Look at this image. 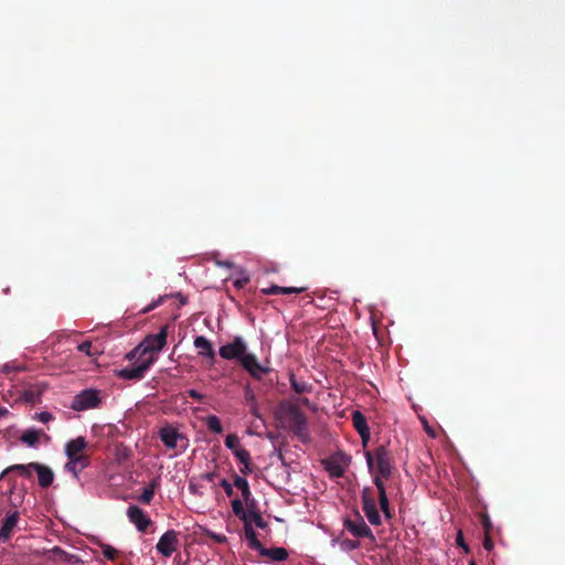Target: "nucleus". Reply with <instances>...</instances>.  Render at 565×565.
<instances>
[{
	"mask_svg": "<svg viewBox=\"0 0 565 565\" xmlns=\"http://www.w3.org/2000/svg\"><path fill=\"white\" fill-rule=\"evenodd\" d=\"M4 413H6V411L0 408V416H1L2 414H4Z\"/></svg>",
	"mask_w": 565,
	"mask_h": 565,
	"instance_id": "obj_52",
	"label": "nucleus"
},
{
	"mask_svg": "<svg viewBox=\"0 0 565 565\" xmlns=\"http://www.w3.org/2000/svg\"><path fill=\"white\" fill-rule=\"evenodd\" d=\"M154 492H152L151 489H148L147 487L143 489V492L141 493L139 501L143 504H149L153 499Z\"/></svg>",
	"mask_w": 565,
	"mask_h": 565,
	"instance_id": "obj_36",
	"label": "nucleus"
},
{
	"mask_svg": "<svg viewBox=\"0 0 565 565\" xmlns=\"http://www.w3.org/2000/svg\"><path fill=\"white\" fill-rule=\"evenodd\" d=\"M179 545V532L175 530H168L159 539L158 543L156 544V550L162 556L170 557L172 553L178 550Z\"/></svg>",
	"mask_w": 565,
	"mask_h": 565,
	"instance_id": "obj_8",
	"label": "nucleus"
},
{
	"mask_svg": "<svg viewBox=\"0 0 565 565\" xmlns=\"http://www.w3.org/2000/svg\"><path fill=\"white\" fill-rule=\"evenodd\" d=\"M260 555L271 558L273 561H285L288 558V552L284 547L262 548Z\"/></svg>",
	"mask_w": 565,
	"mask_h": 565,
	"instance_id": "obj_23",
	"label": "nucleus"
},
{
	"mask_svg": "<svg viewBox=\"0 0 565 565\" xmlns=\"http://www.w3.org/2000/svg\"><path fill=\"white\" fill-rule=\"evenodd\" d=\"M480 522L483 527L484 534H491L492 531V522L490 520V516L487 513H482L480 515Z\"/></svg>",
	"mask_w": 565,
	"mask_h": 565,
	"instance_id": "obj_35",
	"label": "nucleus"
},
{
	"mask_svg": "<svg viewBox=\"0 0 565 565\" xmlns=\"http://www.w3.org/2000/svg\"><path fill=\"white\" fill-rule=\"evenodd\" d=\"M195 349H198L200 355H205L211 359H214V351L212 348V343L203 335H199L194 339L193 342Z\"/></svg>",
	"mask_w": 565,
	"mask_h": 565,
	"instance_id": "obj_21",
	"label": "nucleus"
},
{
	"mask_svg": "<svg viewBox=\"0 0 565 565\" xmlns=\"http://www.w3.org/2000/svg\"><path fill=\"white\" fill-rule=\"evenodd\" d=\"M469 565H477L475 561H470Z\"/></svg>",
	"mask_w": 565,
	"mask_h": 565,
	"instance_id": "obj_51",
	"label": "nucleus"
},
{
	"mask_svg": "<svg viewBox=\"0 0 565 565\" xmlns=\"http://www.w3.org/2000/svg\"><path fill=\"white\" fill-rule=\"evenodd\" d=\"M225 446L231 449L233 452L235 449H238L239 446V438L235 434H228L225 438Z\"/></svg>",
	"mask_w": 565,
	"mask_h": 565,
	"instance_id": "obj_33",
	"label": "nucleus"
},
{
	"mask_svg": "<svg viewBox=\"0 0 565 565\" xmlns=\"http://www.w3.org/2000/svg\"><path fill=\"white\" fill-rule=\"evenodd\" d=\"M19 518L20 513L18 510L9 512L6 515L0 529V543H6L11 537L12 531L17 526Z\"/></svg>",
	"mask_w": 565,
	"mask_h": 565,
	"instance_id": "obj_14",
	"label": "nucleus"
},
{
	"mask_svg": "<svg viewBox=\"0 0 565 565\" xmlns=\"http://www.w3.org/2000/svg\"><path fill=\"white\" fill-rule=\"evenodd\" d=\"M164 298L166 297H160L158 300H156L152 303H150L149 306H147L142 311L146 313V312L153 310L154 308H157L159 305H161L163 302Z\"/></svg>",
	"mask_w": 565,
	"mask_h": 565,
	"instance_id": "obj_42",
	"label": "nucleus"
},
{
	"mask_svg": "<svg viewBox=\"0 0 565 565\" xmlns=\"http://www.w3.org/2000/svg\"><path fill=\"white\" fill-rule=\"evenodd\" d=\"M352 423L355 430L359 433L363 445H365L371 436L365 416L360 411H354L352 414Z\"/></svg>",
	"mask_w": 565,
	"mask_h": 565,
	"instance_id": "obj_16",
	"label": "nucleus"
},
{
	"mask_svg": "<svg viewBox=\"0 0 565 565\" xmlns=\"http://www.w3.org/2000/svg\"><path fill=\"white\" fill-rule=\"evenodd\" d=\"M168 326L161 327L160 331L156 334H148L142 342L130 351L126 359L129 361L138 359H146L153 356L154 353L160 352L167 343Z\"/></svg>",
	"mask_w": 565,
	"mask_h": 565,
	"instance_id": "obj_3",
	"label": "nucleus"
},
{
	"mask_svg": "<svg viewBox=\"0 0 565 565\" xmlns=\"http://www.w3.org/2000/svg\"><path fill=\"white\" fill-rule=\"evenodd\" d=\"M77 350L87 356H95L99 353L97 349L93 348V344L90 341H84L78 344Z\"/></svg>",
	"mask_w": 565,
	"mask_h": 565,
	"instance_id": "obj_32",
	"label": "nucleus"
},
{
	"mask_svg": "<svg viewBox=\"0 0 565 565\" xmlns=\"http://www.w3.org/2000/svg\"><path fill=\"white\" fill-rule=\"evenodd\" d=\"M239 363L242 367L249 373V375L254 379H262L263 375L267 374L269 372L268 367L263 366L255 354L253 353H245L239 359Z\"/></svg>",
	"mask_w": 565,
	"mask_h": 565,
	"instance_id": "obj_9",
	"label": "nucleus"
},
{
	"mask_svg": "<svg viewBox=\"0 0 565 565\" xmlns=\"http://www.w3.org/2000/svg\"><path fill=\"white\" fill-rule=\"evenodd\" d=\"M249 281V277L248 276H243L241 278H237L235 281H234V286L237 288V289H242L244 288Z\"/></svg>",
	"mask_w": 565,
	"mask_h": 565,
	"instance_id": "obj_40",
	"label": "nucleus"
},
{
	"mask_svg": "<svg viewBox=\"0 0 565 565\" xmlns=\"http://www.w3.org/2000/svg\"><path fill=\"white\" fill-rule=\"evenodd\" d=\"M102 403L99 391L86 388L76 394L71 403V408L76 412L98 408Z\"/></svg>",
	"mask_w": 565,
	"mask_h": 565,
	"instance_id": "obj_4",
	"label": "nucleus"
},
{
	"mask_svg": "<svg viewBox=\"0 0 565 565\" xmlns=\"http://www.w3.org/2000/svg\"><path fill=\"white\" fill-rule=\"evenodd\" d=\"M247 522L252 524V522L258 527V529H266L268 526V523L263 519L262 514L256 510H248L247 513Z\"/></svg>",
	"mask_w": 565,
	"mask_h": 565,
	"instance_id": "obj_27",
	"label": "nucleus"
},
{
	"mask_svg": "<svg viewBox=\"0 0 565 565\" xmlns=\"http://www.w3.org/2000/svg\"><path fill=\"white\" fill-rule=\"evenodd\" d=\"M234 486L241 490L242 492V497H243V501L249 505V501H250V497H252V492H250V489H249V484H248V481L247 479H245L244 477H241L238 475H234Z\"/></svg>",
	"mask_w": 565,
	"mask_h": 565,
	"instance_id": "obj_22",
	"label": "nucleus"
},
{
	"mask_svg": "<svg viewBox=\"0 0 565 565\" xmlns=\"http://www.w3.org/2000/svg\"><path fill=\"white\" fill-rule=\"evenodd\" d=\"M427 433H428L430 436L435 437V434L431 431V428H428V429H427Z\"/></svg>",
	"mask_w": 565,
	"mask_h": 565,
	"instance_id": "obj_50",
	"label": "nucleus"
},
{
	"mask_svg": "<svg viewBox=\"0 0 565 565\" xmlns=\"http://www.w3.org/2000/svg\"><path fill=\"white\" fill-rule=\"evenodd\" d=\"M158 436L167 449H175L179 441H184V445L181 446V451H184L188 447V438L171 425L161 427Z\"/></svg>",
	"mask_w": 565,
	"mask_h": 565,
	"instance_id": "obj_5",
	"label": "nucleus"
},
{
	"mask_svg": "<svg viewBox=\"0 0 565 565\" xmlns=\"http://www.w3.org/2000/svg\"><path fill=\"white\" fill-rule=\"evenodd\" d=\"M231 505H232V510H233L234 515L237 516L243 522H246L247 521L248 510L244 509L243 501L239 500V499H234L231 502Z\"/></svg>",
	"mask_w": 565,
	"mask_h": 565,
	"instance_id": "obj_28",
	"label": "nucleus"
},
{
	"mask_svg": "<svg viewBox=\"0 0 565 565\" xmlns=\"http://www.w3.org/2000/svg\"><path fill=\"white\" fill-rule=\"evenodd\" d=\"M247 350L246 343L241 337H235L231 343L220 348V355L225 360H238Z\"/></svg>",
	"mask_w": 565,
	"mask_h": 565,
	"instance_id": "obj_10",
	"label": "nucleus"
},
{
	"mask_svg": "<svg viewBox=\"0 0 565 565\" xmlns=\"http://www.w3.org/2000/svg\"><path fill=\"white\" fill-rule=\"evenodd\" d=\"M206 427L215 433V434H222L223 433V426L221 424L220 418L216 415H210L205 419Z\"/></svg>",
	"mask_w": 565,
	"mask_h": 565,
	"instance_id": "obj_29",
	"label": "nucleus"
},
{
	"mask_svg": "<svg viewBox=\"0 0 565 565\" xmlns=\"http://www.w3.org/2000/svg\"><path fill=\"white\" fill-rule=\"evenodd\" d=\"M300 401H301V403H302L303 405H306V406H309V405H310V402H309V399H308L307 397L301 398Z\"/></svg>",
	"mask_w": 565,
	"mask_h": 565,
	"instance_id": "obj_49",
	"label": "nucleus"
},
{
	"mask_svg": "<svg viewBox=\"0 0 565 565\" xmlns=\"http://www.w3.org/2000/svg\"><path fill=\"white\" fill-rule=\"evenodd\" d=\"M127 516L129 521L136 525L139 532H146L148 526L151 524L150 518L138 505H130L127 509Z\"/></svg>",
	"mask_w": 565,
	"mask_h": 565,
	"instance_id": "obj_12",
	"label": "nucleus"
},
{
	"mask_svg": "<svg viewBox=\"0 0 565 565\" xmlns=\"http://www.w3.org/2000/svg\"><path fill=\"white\" fill-rule=\"evenodd\" d=\"M241 472L243 475H249L252 472L250 461H247L246 463H243V467L241 468Z\"/></svg>",
	"mask_w": 565,
	"mask_h": 565,
	"instance_id": "obj_47",
	"label": "nucleus"
},
{
	"mask_svg": "<svg viewBox=\"0 0 565 565\" xmlns=\"http://www.w3.org/2000/svg\"><path fill=\"white\" fill-rule=\"evenodd\" d=\"M250 401H254V395L252 394L249 397H248Z\"/></svg>",
	"mask_w": 565,
	"mask_h": 565,
	"instance_id": "obj_53",
	"label": "nucleus"
},
{
	"mask_svg": "<svg viewBox=\"0 0 565 565\" xmlns=\"http://www.w3.org/2000/svg\"><path fill=\"white\" fill-rule=\"evenodd\" d=\"M365 459L370 473L373 479L377 478L380 481L387 480L393 472V460L388 449L381 445L372 451L365 452Z\"/></svg>",
	"mask_w": 565,
	"mask_h": 565,
	"instance_id": "obj_2",
	"label": "nucleus"
},
{
	"mask_svg": "<svg viewBox=\"0 0 565 565\" xmlns=\"http://www.w3.org/2000/svg\"><path fill=\"white\" fill-rule=\"evenodd\" d=\"M244 531H245V539L248 542V546L252 550L258 551L260 553V550L264 548L260 541L257 539V534L255 530L253 529L252 524L249 522H244Z\"/></svg>",
	"mask_w": 565,
	"mask_h": 565,
	"instance_id": "obj_20",
	"label": "nucleus"
},
{
	"mask_svg": "<svg viewBox=\"0 0 565 565\" xmlns=\"http://www.w3.org/2000/svg\"><path fill=\"white\" fill-rule=\"evenodd\" d=\"M233 454L242 463H246L247 461H250L249 451L243 447L235 449V451Z\"/></svg>",
	"mask_w": 565,
	"mask_h": 565,
	"instance_id": "obj_34",
	"label": "nucleus"
},
{
	"mask_svg": "<svg viewBox=\"0 0 565 565\" xmlns=\"http://www.w3.org/2000/svg\"><path fill=\"white\" fill-rule=\"evenodd\" d=\"M326 469L332 477L340 478L344 475V467L334 458L328 459L326 461Z\"/></svg>",
	"mask_w": 565,
	"mask_h": 565,
	"instance_id": "obj_26",
	"label": "nucleus"
},
{
	"mask_svg": "<svg viewBox=\"0 0 565 565\" xmlns=\"http://www.w3.org/2000/svg\"><path fill=\"white\" fill-rule=\"evenodd\" d=\"M160 487V477H156L150 480L149 484L147 486L148 489H151L152 492L156 491L157 488Z\"/></svg>",
	"mask_w": 565,
	"mask_h": 565,
	"instance_id": "obj_44",
	"label": "nucleus"
},
{
	"mask_svg": "<svg viewBox=\"0 0 565 565\" xmlns=\"http://www.w3.org/2000/svg\"><path fill=\"white\" fill-rule=\"evenodd\" d=\"M34 419H38L39 422L41 423H49L51 422L54 417L51 413L49 412H41V413H35V415L33 416Z\"/></svg>",
	"mask_w": 565,
	"mask_h": 565,
	"instance_id": "obj_37",
	"label": "nucleus"
},
{
	"mask_svg": "<svg viewBox=\"0 0 565 565\" xmlns=\"http://www.w3.org/2000/svg\"><path fill=\"white\" fill-rule=\"evenodd\" d=\"M456 543L458 546H460L465 553H469V546L466 544L465 540H463V534H462V531L459 530L457 532V535H456Z\"/></svg>",
	"mask_w": 565,
	"mask_h": 565,
	"instance_id": "obj_38",
	"label": "nucleus"
},
{
	"mask_svg": "<svg viewBox=\"0 0 565 565\" xmlns=\"http://www.w3.org/2000/svg\"><path fill=\"white\" fill-rule=\"evenodd\" d=\"M31 467L38 475V482L40 487L49 488L53 483L54 472L50 467L39 462H31Z\"/></svg>",
	"mask_w": 565,
	"mask_h": 565,
	"instance_id": "obj_15",
	"label": "nucleus"
},
{
	"mask_svg": "<svg viewBox=\"0 0 565 565\" xmlns=\"http://www.w3.org/2000/svg\"><path fill=\"white\" fill-rule=\"evenodd\" d=\"M373 483L377 489L380 508L384 514V518L390 521L393 519V510L390 507L385 483L380 481L377 478L373 479Z\"/></svg>",
	"mask_w": 565,
	"mask_h": 565,
	"instance_id": "obj_13",
	"label": "nucleus"
},
{
	"mask_svg": "<svg viewBox=\"0 0 565 565\" xmlns=\"http://www.w3.org/2000/svg\"><path fill=\"white\" fill-rule=\"evenodd\" d=\"M343 545H345L347 548L349 550H355L360 546V542L359 541H352V540H345L343 542Z\"/></svg>",
	"mask_w": 565,
	"mask_h": 565,
	"instance_id": "obj_45",
	"label": "nucleus"
},
{
	"mask_svg": "<svg viewBox=\"0 0 565 565\" xmlns=\"http://www.w3.org/2000/svg\"><path fill=\"white\" fill-rule=\"evenodd\" d=\"M362 510L372 525L379 526L382 524V518L376 507V502L371 488L362 490Z\"/></svg>",
	"mask_w": 565,
	"mask_h": 565,
	"instance_id": "obj_6",
	"label": "nucleus"
},
{
	"mask_svg": "<svg viewBox=\"0 0 565 565\" xmlns=\"http://www.w3.org/2000/svg\"><path fill=\"white\" fill-rule=\"evenodd\" d=\"M43 435V431L42 430H38V429H34V428H31V429H26L22 436H21V441L30 447H35L36 444L39 443L40 440V437Z\"/></svg>",
	"mask_w": 565,
	"mask_h": 565,
	"instance_id": "obj_24",
	"label": "nucleus"
},
{
	"mask_svg": "<svg viewBox=\"0 0 565 565\" xmlns=\"http://www.w3.org/2000/svg\"><path fill=\"white\" fill-rule=\"evenodd\" d=\"M138 364L132 367H126L118 372V376L124 380L138 381L143 379L146 372L154 363V356H148L146 359H138Z\"/></svg>",
	"mask_w": 565,
	"mask_h": 565,
	"instance_id": "obj_7",
	"label": "nucleus"
},
{
	"mask_svg": "<svg viewBox=\"0 0 565 565\" xmlns=\"http://www.w3.org/2000/svg\"><path fill=\"white\" fill-rule=\"evenodd\" d=\"M276 417L286 423L287 427L301 443H309L308 419L298 405L287 401L280 402L276 411Z\"/></svg>",
	"mask_w": 565,
	"mask_h": 565,
	"instance_id": "obj_1",
	"label": "nucleus"
},
{
	"mask_svg": "<svg viewBox=\"0 0 565 565\" xmlns=\"http://www.w3.org/2000/svg\"><path fill=\"white\" fill-rule=\"evenodd\" d=\"M306 290H307L306 287H280L277 285H271L268 288H263L260 290V292L263 295H279V294L290 295V294H301Z\"/></svg>",
	"mask_w": 565,
	"mask_h": 565,
	"instance_id": "obj_19",
	"label": "nucleus"
},
{
	"mask_svg": "<svg viewBox=\"0 0 565 565\" xmlns=\"http://www.w3.org/2000/svg\"><path fill=\"white\" fill-rule=\"evenodd\" d=\"M87 447L86 439L82 436L70 440L65 445V454L67 457H88L87 455L82 454Z\"/></svg>",
	"mask_w": 565,
	"mask_h": 565,
	"instance_id": "obj_17",
	"label": "nucleus"
},
{
	"mask_svg": "<svg viewBox=\"0 0 565 565\" xmlns=\"http://www.w3.org/2000/svg\"><path fill=\"white\" fill-rule=\"evenodd\" d=\"M210 537L217 543H225L227 541L226 536L223 534L211 533Z\"/></svg>",
	"mask_w": 565,
	"mask_h": 565,
	"instance_id": "obj_46",
	"label": "nucleus"
},
{
	"mask_svg": "<svg viewBox=\"0 0 565 565\" xmlns=\"http://www.w3.org/2000/svg\"><path fill=\"white\" fill-rule=\"evenodd\" d=\"M32 467H31V462L28 463V465H13V466H10L9 468L6 469L4 473H9L10 471H18L21 476H24L26 478H31L32 476V472H31Z\"/></svg>",
	"mask_w": 565,
	"mask_h": 565,
	"instance_id": "obj_30",
	"label": "nucleus"
},
{
	"mask_svg": "<svg viewBox=\"0 0 565 565\" xmlns=\"http://www.w3.org/2000/svg\"><path fill=\"white\" fill-rule=\"evenodd\" d=\"M344 526L355 537L375 540L373 532L359 513H356L355 520H345Z\"/></svg>",
	"mask_w": 565,
	"mask_h": 565,
	"instance_id": "obj_11",
	"label": "nucleus"
},
{
	"mask_svg": "<svg viewBox=\"0 0 565 565\" xmlns=\"http://www.w3.org/2000/svg\"><path fill=\"white\" fill-rule=\"evenodd\" d=\"M188 395L190 397H192L193 399H196L199 402H203L204 401V395L199 393L196 390H189L188 391Z\"/></svg>",
	"mask_w": 565,
	"mask_h": 565,
	"instance_id": "obj_43",
	"label": "nucleus"
},
{
	"mask_svg": "<svg viewBox=\"0 0 565 565\" xmlns=\"http://www.w3.org/2000/svg\"><path fill=\"white\" fill-rule=\"evenodd\" d=\"M482 545L489 552L493 548L494 544H493V541L491 539V534H484V539H483Z\"/></svg>",
	"mask_w": 565,
	"mask_h": 565,
	"instance_id": "obj_41",
	"label": "nucleus"
},
{
	"mask_svg": "<svg viewBox=\"0 0 565 565\" xmlns=\"http://www.w3.org/2000/svg\"><path fill=\"white\" fill-rule=\"evenodd\" d=\"M289 382L291 388L298 394L310 393L312 391L311 384L306 381L297 380L294 374H290Z\"/></svg>",
	"mask_w": 565,
	"mask_h": 565,
	"instance_id": "obj_25",
	"label": "nucleus"
},
{
	"mask_svg": "<svg viewBox=\"0 0 565 565\" xmlns=\"http://www.w3.org/2000/svg\"><path fill=\"white\" fill-rule=\"evenodd\" d=\"M220 486L223 488L227 497L234 495L233 486L226 479L221 480Z\"/></svg>",
	"mask_w": 565,
	"mask_h": 565,
	"instance_id": "obj_39",
	"label": "nucleus"
},
{
	"mask_svg": "<svg viewBox=\"0 0 565 565\" xmlns=\"http://www.w3.org/2000/svg\"><path fill=\"white\" fill-rule=\"evenodd\" d=\"M68 461L65 469L74 475L77 479L79 472L89 466V457H67Z\"/></svg>",
	"mask_w": 565,
	"mask_h": 565,
	"instance_id": "obj_18",
	"label": "nucleus"
},
{
	"mask_svg": "<svg viewBox=\"0 0 565 565\" xmlns=\"http://www.w3.org/2000/svg\"><path fill=\"white\" fill-rule=\"evenodd\" d=\"M100 548H102V553L103 555L109 559V561H116L118 555H119V552L113 547L111 545L109 544H106V543H100L99 544Z\"/></svg>",
	"mask_w": 565,
	"mask_h": 565,
	"instance_id": "obj_31",
	"label": "nucleus"
},
{
	"mask_svg": "<svg viewBox=\"0 0 565 565\" xmlns=\"http://www.w3.org/2000/svg\"><path fill=\"white\" fill-rule=\"evenodd\" d=\"M252 414H253L254 416H256V417H260V415L258 414V411H257V407H256V406L252 408Z\"/></svg>",
	"mask_w": 565,
	"mask_h": 565,
	"instance_id": "obj_48",
	"label": "nucleus"
}]
</instances>
